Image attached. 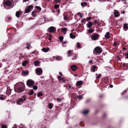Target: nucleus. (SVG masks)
Instances as JSON below:
<instances>
[{
  "label": "nucleus",
  "mask_w": 128,
  "mask_h": 128,
  "mask_svg": "<svg viewBox=\"0 0 128 128\" xmlns=\"http://www.w3.org/2000/svg\"><path fill=\"white\" fill-rule=\"evenodd\" d=\"M14 90L17 93L22 92L24 90V87L23 84L20 85L19 84L17 83L15 85Z\"/></svg>",
  "instance_id": "nucleus-1"
},
{
  "label": "nucleus",
  "mask_w": 128,
  "mask_h": 128,
  "mask_svg": "<svg viewBox=\"0 0 128 128\" xmlns=\"http://www.w3.org/2000/svg\"><path fill=\"white\" fill-rule=\"evenodd\" d=\"M26 99V97L24 96H23L22 98L17 100L16 102L17 104L21 105Z\"/></svg>",
  "instance_id": "nucleus-2"
},
{
  "label": "nucleus",
  "mask_w": 128,
  "mask_h": 128,
  "mask_svg": "<svg viewBox=\"0 0 128 128\" xmlns=\"http://www.w3.org/2000/svg\"><path fill=\"white\" fill-rule=\"evenodd\" d=\"M34 81L32 80H28L27 81L26 84L28 86H32L34 83Z\"/></svg>",
  "instance_id": "nucleus-3"
},
{
  "label": "nucleus",
  "mask_w": 128,
  "mask_h": 128,
  "mask_svg": "<svg viewBox=\"0 0 128 128\" xmlns=\"http://www.w3.org/2000/svg\"><path fill=\"white\" fill-rule=\"evenodd\" d=\"M36 74L38 75L41 74L42 73V70L40 68H38L36 70Z\"/></svg>",
  "instance_id": "nucleus-4"
},
{
  "label": "nucleus",
  "mask_w": 128,
  "mask_h": 128,
  "mask_svg": "<svg viewBox=\"0 0 128 128\" xmlns=\"http://www.w3.org/2000/svg\"><path fill=\"white\" fill-rule=\"evenodd\" d=\"M33 8V6L32 5L28 6V8L25 9V13H28L30 12V8Z\"/></svg>",
  "instance_id": "nucleus-5"
},
{
  "label": "nucleus",
  "mask_w": 128,
  "mask_h": 128,
  "mask_svg": "<svg viewBox=\"0 0 128 128\" xmlns=\"http://www.w3.org/2000/svg\"><path fill=\"white\" fill-rule=\"evenodd\" d=\"M95 50L96 52L98 53H100L102 52L101 48L99 47H96Z\"/></svg>",
  "instance_id": "nucleus-6"
},
{
  "label": "nucleus",
  "mask_w": 128,
  "mask_h": 128,
  "mask_svg": "<svg viewBox=\"0 0 128 128\" xmlns=\"http://www.w3.org/2000/svg\"><path fill=\"white\" fill-rule=\"evenodd\" d=\"M99 35L98 34H94L91 37V39L93 40H95L98 38Z\"/></svg>",
  "instance_id": "nucleus-7"
},
{
  "label": "nucleus",
  "mask_w": 128,
  "mask_h": 128,
  "mask_svg": "<svg viewBox=\"0 0 128 128\" xmlns=\"http://www.w3.org/2000/svg\"><path fill=\"white\" fill-rule=\"evenodd\" d=\"M55 30V29L54 27L51 26L48 28V32H50L53 33L54 32Z\"/></svg>",
  "instance_id": "nucleus-8"
},
{
  "label": "nucleus",
  "mask_w": 128,
  "mask_h": 128,
  "mask_svg": "<svg viewBox=\"0 0 128 128\" xmlns=\"http://www.w3.org/2000/svg\"><path fill=\"white\" fill-rule=\"evenodd\" d=\"M4 2V1L3 3L6 6H10L12 4L11 2L9 0H7L6 2Z\"/></svg>",
  "instance_id": "nucleus-9"
},
{
  "label": "nucleus",
  "mask_w": 128,
  "mask_h": 128,
  "mask_svg": "<svg viewBox=\"0 0 128 128\" xmlns=\"http://www.w3.org/2000/svg\"><path fill=\"white\" fill-rule=\"evenodd\" d=\"M78 68L75 65H72L71 66V68L73 71H75Z\"/></svg>",
  "instance_id": "nucleus-10"
},
{
  "label": "nucleus",
  "mask_w": 128,
  "mask_h": 128,
  "mask_svg": "<svg viewBox=\"0 0 128 128\" xmlns=\"http://www.w3.org/2000/svg\"><path fill=\"white\" fill-rule=\"evenodd\" d=\"M83 84V82L82 81H78L76 84V86H80Z\"/></svg>",
  "instance_id": "nucleus-11"
},
{
  "label": "nucleus",
  "mask_w": 128,
  "mask_h": 128,
  "mask_svg": "<svg viewBox=\"0 0 128 128\" xmlns=\"http://www.w3.org/2000/svg\"><path fill=\"white\" fill-rule=\"evenodd\" d=\"M114 16L116 17H117L119 15L118 12L116 10H114Z\"/></svg>",
  "instance_id": "nucleus-12"
},
{
  "label": "nucleus",
  "mask_w": 128,
  "mask_h": 128,
  "mask_svg": "<svg viewBox=\"0 0 128 128\" xmlns=\"http://www.w3.org/2000/svg\"><path fill=\"white\" fill-rule=\"evenodd\" d=\"M42 50L43 52H46L49 50V49L48 48H42Z\"/></svg>",
  "instance_id": "nucleus-13"
},
{
  "label": "nucleus",
  "mask_w": 128,
  "mask_h": 128,
  "mask_svg": "<svg viewBox=\"0 0 128 128\" xmlns=\"http://www.w3.org/2000/svg\"><path fill=\"white\" fill-rule=\"evenodd\" d=\"M105 37L107 38H110V33L109 32H107L106 33V34L105 35Z\"/></svg>",
  "instance_id": "nucleus-14"
},
{
  "label": "nucleus",
  "mask_w": 128,
  "mask_h": 128,
  "mask_svg": "<svg viewBox=\"0 0 128 128\" xmlns=\"http://www.w3.org/2000/svg\"><path fill=\"white\" fill-rule=\"evenodd\" d=\"M92 23L90 22H89L87 24V27L88 28H90L92 25Z\"/></svg>",
  "instance_id": "nucleus-15"
},
{
  "label": "nucleus",
  "mask_w": 128,
  "mask_h": 128,
  "mask_svg": "<svg viewBox=\"0 0 128 128\" xmlns=\"http://www.w3.org/2000/svg\"><path fill=\"white\" fill-rule=\"evenodd\" d=\"M63 31L64 34H66V32L67 31V28H62L61 29Z\"/></svg>",
  "instance_id": "nucleus-16"
},
{
  "label": "nucleus",
  "mask_w": 128,
  "mask_h": 128,
  "mask_svg": "<svg viewBox=\"0 0 128 128\" xmlns=\"http://www.w3.org/2000/svg\"><path fill=\"white\" fill-rule=\"evenodd\" d=\"M88 112L89 111L88 110H84L82 112L84 114H86L88 113Z\"/></svg>",
  "instance_id": "nucleus-17"
},
{
  "label": "nucleus",
  "mask_w": 128,
  "mask_h": 128,
  "mask_svg": "<svg viewBox=\"0 0 128 128\" xmlns=\"http://www.w3.org/2000/svg\"><path fill=\"white\" fill-rule=\"evenodd\" d=\"M96 67L95 66H93L92 67V70L93 72L96 71Z\"/></svg>",
  "instance_id": "nucleus-18"
},
{
  "label": "nucleus",
  "mask_w": 128,
  "mask_h": 128,
  "mask_svg": "<svg viewBox=\"0 0 128 128\" xmlns=\"http://www.w3.org/2000/svg\"><path fill=\"white\" fill-rule=\"evenodd\" d=\"M70 36L71 38H75L76 37V36L73 35L72 33L70 34Z\"/></svg>",
  "instance_id": "nucleus-19"
},
{
  "label": "nucleus",
  "mask_w": 128,
  "mask_h": 128,
  "mask_svg": "<svg viewBox=\"0 0 128 128\" xmlns=\"http://www.w3.org/2000/svg\"><path fill=\"white\" fill-rule=\"evenodd\" d=\"M20 13V11H18L16 13V16L17 17H19Z\"/></svg>",
  "instance_id": "nucleus-20"
},
{
  "label": "nucleus",
  "mask_w": 128,
  "mask_h": 128,
  "mask_svg": "<svg viewBox=\"0 0 128 128\" xmlns=\"http://www.w3.org/2000/svg\"><path fill=\"white\" fill-rule=\"evenodd\" d=\"M22 73L24 74L27 75L28 74L29 72L28 71H23L22 72Z\"/></svg>",
  "instance_id": "nucleus-21"
},
{
  "label": "nucleus",
  "mask_w": 128,
  "mask_h": 128,
  "mask_svg": "<svg viewBox=\"0 0 128 128\" xmlns=\"http://www.w3.org/2000/svg\"><path fill=\"white\" fill-rule=\"evenodd\" d=\"M62 59V58L61 57L58 56L56 57V60H59Z\"/></svg>",
  "instance_id": "nucleus-22"
},
{
  "label": "nucleus",
  "mask_w": 128,
  "mask_h": 128,
  "mask_svg": "<svg viewBox=\"0 0 128 128\" xmlns=\"http://www.w3.org/2000/svg\"><path fill=\"white\" fill-rule=\"evenodd\" d=\"M28 63V62L26 60H25L24 61V62H23L22 63V65L23 66H25L26 64H27Z\"/></svg>",
  "instance_id": "nucleus-23"
},
{
  "label": "nucleus",
  "mask_w": 128,
  "mask_h": 128,
  "mask_svg": "<svg viewBox=\"0 0 128 128\" xmlns=\"http://www.w3.org/2000/svg\"><path fill=\"white\" fill-rule=\"evenodd\" d=\"M35 8L36 9L39 10L40 12L41 11V8L40 7L38 6H36L35 7Z\"/></svg>",
  "instance_id": "nucleus-24"
},
{
  "label": "nucleus",
  "mask_w": 128,
  "mask_h": 128,
  "mask_svg": "<svg viewBox=\"0 0 128 128\" xmlns=\"http://www.w3.org/2000/svg\"><path fill=\"white\" fill-rule=\"evenodd\" d=\"M94 31V30L93 29H89L88 30V33L91 34Z\"/></svg>",
  "instance_id": "nucleus-25"
},
{
  "label": "nucleus",
  "mask_w": 128,
  "mask_h": 128,
  "mask_svg": "<svg viewBox=\"0 0 128 128\" xmlns=\"http://www.w3.org/2000/svg\"><path fill=\"white\" fill-rule=\"evenodd\" d=\"M39 64V62L37 61H36L34 62V64L35 66H37Z\"/></svg>",
  "instance_id": "nucleus-26"
},
{
  "label": "nucleus",
  "mask_w": 128,
  "mask_h": 128,
  "mask_svg": "<svg viewBox=\"0 0 128 128\" xmlns=\"http://www.w3.org/2000/svg\"><path fill=\"white\" fill-rule=\"evenodd\" d=\"M38 87L37 86H33V88L34 90H36L38 89Z\"/></svg>",
  "instance_id": "nucleus-27"
},
{
  "label": "nucleus",
  "mask_w": 128,
  "mask_h": 128,
  "mask_svg": "<svg viewBox=\"0 0 128 128\" xmlns=\"http://www.w3.org/2000/svg\"><path fill=\"white\" fill-rule=\"evenodd\" d=\"M7 88V91H8L9 92V93L10 94L11 93L12 90H11L10 88V87H8Z\"/></svg>",
  "instance_id": "nucleus-28"
},
{
  "label": "nucleus",
  "mask_w": 128,
  "mask_h": 128,
  "mask_svg": "<svg viewBox=\"0 0 128 128\" xmlns=\"http://www.w3.org/2000/svg\"><path fill=\"white\" fill-rule=\"evenodd\" d=\"M84 5H87V4L85 2H82L81 4V5L82 6H84Z\"/></svg>",
  "instance_id": "nucleus-29"
},
{
  "label": "nucleus",
  "mask_w": 128,
  "mask_h": 128,
  "mask_svg": "<svg viewBox=\"0 0 128 128\" xmlns=\"http://www.w3.org/2000/svg\"><path fill=\"white\" fill-rule=\"evenodd\" d=\"M42 94L41 92L38 93L37 94V96L38 97H39L41 96H42Z\"/></svg>",
  "instance_id": "nucleus-30"
},
{
  "label": "nucleus",
  "mask_w": 128,
  "mask_h": 128,
  "mask_svg": "<svg viewBox=\"0 0 128 128\" xmlns=\"http://www.w3.org/2000/svg\"><path fill=\"white\" fill-rule=\"evenodd\" d=\"M59 7V6L58 4H55L54 5V8H55L56 9Z\"/></svg>",
  "instance_id": "nucleus-31"
},
{
  "label": "nucleus",
  "mask_w": 128,
  "mask_h": 128,
  "mask_svg": "<svg viewBox=\"0 0 128 128\" xmlns=\"http://www.w3.org/2000/svg\"><path fill=\"white\" fill-rule=\"evenodd\" d=\"M34 92L32 90H31L30 91L29 95H32L33 94Z\"/></svg>",
  "instance_id": "nucleus-32"
},
{
  "label": "nucleus",
  "mask_w": 128,
  "mask_h": 128,
  "mask_svg": "<svg viewBox=\"0 0 128 128\" xmlns=\"http://www.w3.org/2000/svg\"><path fill=\"white\" fill-rule=\"evenodd\" d=\"M52 104H51V103H49L48 104V105L49 106V108L50 109H52Z\"/></svg>",
  "instance_id": "nucleus-33"
},
{
  "label": "nucleus",
  "mask_w": 128,
  "mask_h": 128,
  "mask_svg": "<svg viewBox=\"0 0 128 128\" xmlns=\"http://www.w3.org/2000/svg\"><path fill=\"white\" fill-rule=\"evenodd\" d=\"M128 27L126 26V24H124V29H127Z\"/></svg>",
  "instance_id": "nucleus-34"
},
{
  "label": "nucleus",
  "mask_w": 128,
  "mask_h": 128,
  "mask_svg": "<svg viewBox=\"0 0 128 128\" xmlns=\"http://www.w3.org/2000/svg\"><path fill=\"white\" fill-rule=\"evenodd\" d=\"M68 54L69 55H70L71 54H72V51L71 50H70L68 52Z\"/></svg>",
  "instance_id": "nucleus-35"
},
{
  "label": "nucleus",
  "mask_w": 128,
  "mask_h": 128,
  "mask_svg": "<svg viewBox=\"0 0 128 128\" xmlns=\"http://www.w3.org/2000/svg\"><path fill=\"white\" fill-rule=\"evenodd\" d=\"M101 76V74H99L98 76L96 77V78H100Z\"/></svg>",
  "instance_id": "nucleus-36"
},
{
  "label": "nucleus",
  "mask_w": 128,
  "mask_h": 128,
  "mask_svg": "<svg viewBox=\"0 0 128 128\" xmlns=\"http://www.w3.org/2000/svg\"><path fill=\"white\" fill-rule=\"evenodd\" d=\"M1 128H7V126L5 125H2Z\"/></svg>",
  "instance_id": "nucleus-37"
},
{
  "label": "nucleus",
  "mask_w": 128,
  "mask_h": 128,
  "mask_svg": "<svg viewBox=\"0 0 128 128\" xmlns=\"http://www.w3.org/2000/svg\"><path fill=\"white\" fill-rule=\"evenodd\" d=\"M59 39L60 40V41H61L63 40V37H62V36L60 37L59 38Z\"/></svg>",
  "instance_id": "nucleus-38"
},
{
  "label": "nucleus",
  "mask_w": 128,
  "mask_h": 128,
  "mask_svg": "<svg viewBox=\"0 0 128 128\" xmlns=\"http://www.w3.org/2000/svg\"><path fill=\"white\" fill-rule=\"evenodd\" d=\"M64 20H68V19L66 16H65L64 17Z\"/></svg>",
  "instance_id": "nucleus-39"
},
{
  "label": "nucleus",
  "mask_w": 128,
  "mask_h": 128,
  "mask_svg": "<svg viewBox=\"0 0 128 128\" xmlns=\"http://www.w3.org/2000/svg\"><path fill=\"white\" fill-rule=\"evenodd\" d=\"M91 18V17H89L88 18H86V20L87 21L89 20Z\"/></svg>",
  "instance_id": "nucleus-40"
},
{
  "label": "nucleus",
  "mask_w": 128,
  "mask_h": 128,
  "mask_svg": "<svg viewBox=\"0 0 128 128\" xmlns=\"http://www.w3.org/2000/svg\"><path fill=\"white\" fill-rule=\"evenodd\" d=\"M55 0L56 3H58L60 2V0Z\"/></svg>",
  "instance_id": "nucleus-41"
},
{
  "label": "nucleus",
  "mask_w": 128,
  "mask_h": 128,
  "mask_svg": "<svg viewBox=\"0 0 128 128\" xmlns=\"http://www.w3.org/2000/svg\"><path fill=\"white\" fill-rule=\"evenodd\" d=\"M78 97L80 99H81L82 98V96H79Z\"/></svg>",
  "instance_id": "nucleus-42"
},
{
  "label": "nucleus",
  "mask_w": 128,
  "mask_h": 128,
  "mask_svg": "<svg viewBox=\"0 0 128 128\" xmlns=\"http://www.w3.org/2000/svg\"><path fill=\"white\" fill-rule=\"evenodd\" d=\"M57 100L58 102H60L61 101V99L59 98H58L57 99Z\"/></svg>",
  "instance_id": "nucleus-43"
},
{
  "label": "nucleus",
  "mask_w": 128,
  "mask_h": 128,
  "mask_svg": "<svg viewBox=\"0 0 128 128\" xmlns=\"http://www.w3.org/2000/svg\"><path fill=\"white\" fill-rule=\"evenodd\" d=\"M77 47L78 48H79L80 46V44L78 43H77Z\"/></svg>",
  "instance_id": "nucleus-44"
},
{
  "label": "nucleus",
  "mask_w": 128,
  "mask_h": 128,
  "mask_svg": "<svg viewBox=\"0 0 128 128\" xmlns=\"http://www.w3.org/2000/svg\"><path fill=\"white\" fill-rule=\"evenodd\" d=\"M4 99V97H1L0 98V99L1 100H2Z\"/></svg>",
  "instance_id": "nucleus-45"
},
{
  "label": "nucleus",
  "mask_w": 128,
  "mask_h": 128,
  "mask_svg": "<svg viewBox=\"0 0 128 128\" xmlns=\"http://www.w3.org/2000/svg\"><path fill=\"white\" fill-rule=\"evenodd\" d=\"M78 14L80 15V17L81 18H82V15H81V14L80 12H78Z\"/></svg>",
  "instance_id": "nucleus-46"
},
{
  "label": "nucleus",
  "mask_w": 128,
  "mask_h": 128,
  "mask_svg": "<svg viewBox=\"0 0 128 128\" xmlns=\"http://www.w3.org/2000/svg\"><path fill=\"white\" fill-rule=\"evenodd\" d=\"M30 45H28V46H27L26 48L28 49H29L30 48Z\"/></svg>",
  "instance_id": "nucleus-47"
},
{
  "label": "nucleus",
  "mask_w": 128,
  "mask_h": 128,
  "mask_svg": "<svg viewBox=\"0 0 128 128\" xmlns=\"http://www.w3.org/2000/svg\"><path fill=\"white\" fill-rule=\"evenodd\" d=\"M125 56H126V58H128V53L126 54Z\"/></svg>",
  "instance_id": "nucleus-48"
},
{
  "label": "nucleus",
  "mask_w": 128,
  "mask_h": 128,
  "mask_svg": "<svg viewBox=\"0 0 128 128\" xmlns=\"http://www.w3.org/2000/svg\"><path fill=\"white\" fill-rule=\"evenodd\" d=\"M94 23H96L97 22V21L96 20H94Z\"/></svg>",
  "instance_id": "nucleus-49"
},
{
  "label": "nucleus",
  "mask_w": 128,
  "mask_h": 128,
  "mask_svg": "<svg viewBox=\"0 0 128 128\" xmlns=\"http://www.w3.org/2000/svg\"><path fill=\"white\" fill-rule=\"evenodd\" d=\"M86 20L85 18H84L83 20H82V22H83L84 21Z\"/></svg>",
  "instance_id": "nucleus-50"
},
{
  "label": "nucleus",
  "mask_w": 128,
  "mask_h": 128,
  "mask_svg": "<svg viewBox=\"0 0 128 128\" xmlns=\"http://www.w3.org/2000/svg\"><path fill=\"white\" fill-rule=\"evenodd\" d=\"M110 87L112 88L113 87V85H110Z\"/></svg>",
  "instance_id": "nucleus-51"
},
{
  "label": "nucleus",
  "mask_w": 128,
  "mask_h": 128,
  "mask_svg": "<svg viewBox=\"0 0 128 128\" xmlns=\"http://www.w3.org/2000/svg\"><path fill=\"white\" fill-rule=\"evenodd\" d=\"M114 46H116V45H117V44L115 42L114 43Z\"/></svg>",
  "instance_id": "nucleus-52"
},
{
  "label": "nucleus",
  "mask_w": 128,
  "mask_h": 128,
  "mask_svg": "<svg viewBox=\"0 0 128 128\" xmlns=\"http://www.w3.org/2000/svg\"><path fill=\"white\" fill-rule=\"evenodd\" d=\"M58 78L60 79L61 78V76H58Z\"/></svg>",
  "instance_id": "nucleus-53"
},
{
  "label": "nucleus",
  "mask_w": 128,
  "mask_h": 128,
  "mask_svg": "<svg viewBox=\"0 0 128 128\" xmlns=\"http://www.w3.org/2000/svg\"><path fill=\"white\" fill-rule=\"evenodd\" d=\"M92 62V60H90L89 61V62L90 63Z\"/></svg>",
  "instance_id": "nucleus-54"
},
{
  "label": "nucleus",
  "mask_w": 128,
  "mask_h": 128,
  "mask_svg": "<svg viewBox=\"0 0 128 128\" xmlns=\"http://www.w3.org/2000/svg\"><path fill=\"white\" fill-rule=\"evenodd\" d=\"M59 74L61 76H62V74L61 73H59Z\"/></svg>",
  "instance_id": "nucleus-55"
},
{
  "label": "nucleus",
  "mask_w": 128,
  "mask_h": 128,
  "mask_svg": "<svg viewBox=\"0 0 128 128\" xmlns=\"http://www.w3.org/2000/svg\"><path fill=\"white\" fill-rule=\"evenodd\" d=\"M60 10H58V13H60Z\"/></svg>",
  "instance_id": "nucleus-56"
},
{
  "label": "nucleus",
  "mask_w": 128,
  "mask_h": 128,
  "mask_svg": "<svg viewBox=\"0 0 128 128\" xmlns=\"http://www.w3.org/2000/svg\"><path fill=\"white\" fill-rule=\"evenodd\" d=\"M74 58H75V59H76V56H75Z\"/></svg>",
  "instance_id": "nucleus-57"
},
{
  "label": "nucleus",
  "mask_w": 128,
  "mask_h": 128,
  "mask_svg": "<svg viewBox=\"0 0 128 128\" xmlns=\"http://www.w3.org/2000/svg\"><path fill=\"white\" fill-rule=\"evenodd\" d=\"M63 80V79L62 78L61 79H60L59 80Z\"/></svg>",
  "instance_id": "nucleus-58"
},
{
  "label": "nucleus",
  "mask_w": 128,
  "mask_h": 128,
  "mask_svg": "<svg viewBox=\"0 0 128 128\" xmlns=\"http://www.w3.org/2000/svg\"><path fill=\"white\" fill-rule=\"evenodd\" d=\"M34 11L32 12V14H33L34 13Z\"/></svg>",
  "instance_id": "nucleus-59"
},
{
  "label": "nucleus",
  "mask_w": 128,
  "mask_h": 128,
  "mask_svg": "<svg viewBox=\"0 0 128 128\" xmlns=\"http://www.w3.org/2000/svg\"><path fill=\"white\" fill-rule=\"evenodd\" d=\"M122 12L124 14L125 13V12L124 11H123Z\"/></svg>",
  "instance_id": "nucleus-60"
},
{
  "label": "nucleus",
  "mask_w": 128,
  "mask_h": 128,
  "mask_svg": "<svg viewBox=\"0 0 128 128\" xmlns=\"http://www.w3.org/2000/svg\"><path fill=\"white\" fill-rule=\"evenodd\" d=\"M65 81V80H62V82H64Z\"/></svg>",
  "instance_id": "nucleus-61"
},
{
  "label": "nucleus",
  "mask_w": 128,
  "mask_h": 128,
  "mask_svg": "<svg viewBox=\"0 0 128 128\" xmlns=\"http://www.w3.org/2000/svg\"><path fill=\"white\" fill-rule=\"evenodd\" d=\"M69 86V88H71V86Z\"/></svg>",
  "instance_id": "nucleus-62"
},
{
  "label": "nucleus",
  "mask_w": 128,
  "mask_h": 128,
  "mask_svg": "<svg viewBox=\"0 0 128 128\" xmlns=\"http://www.w3.org/2000/svg\"><path fill=\"white\" fill-rule=\"evenodd\" d=\"M123 49H124V50H125V49H126V48H123Z\"/></svg>",
  "instance_id": "nucleus-63"
},
{
  "label": "nucleus",
  "mask_w": 128,
  "mask_h": 128,
  "mask_svg": "<svg viewBox=\"0 0 128 128\" xmlns=\"http://www.w3.org/2000/svg\"><path fill=\"white\" fill-rule=\"evenodd\" d=\"M51 40V38H50L49 39V40Z\"/></svg>",
  "instance_id": "nucleus-64"
}]
</instances>
